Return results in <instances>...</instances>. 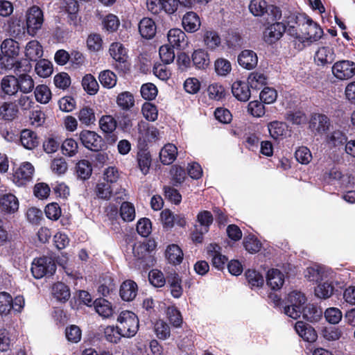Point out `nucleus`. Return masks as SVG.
<instances>
[{"mask_svg": "<svg viewBox=\"0 0 355 355\" xmlns=\"http://www.w3.org/2000/svg\"><path fill=\"white\" fill-rule=\"evenodd\" d=\"M208 252L209 256L211 257L213 266L218 270L223 269L227 259L225 256L221 254L220 246L215 243L210 244L208 246Z\"/></svg>", "mask_w": 355, "mask_h": 355, "instance_id": "obj_17", "label": "nucleus"}, {"mask_svg": "<svg viewBox=\"0 0 355 355\" xmlns=\"http://www.w3.org/2000/svg\"><path fill=\"white\" fill-rule=\"evenodd\" d=\"M238 63L247 70L254 69L258 64L257 55L252 50L245 49L239 54Z\"/></svg>", "mask_w": 355, "mask_h": 355, "instance_id": "obj_13", "label": "nucleus"}, {"mask_svg": "<svg viewBox=\"0 0 355 355\" xmlns=\"http://www.w3.org/2000/svg\"><path fill=\"white\" fill-rule=\"evenodd\" d=\"M336 58L334 51L329 46H322L315 54V61L318 64L324 65L332 63Z\"/></svg>", "mask_w": 355, "mask_h": 355, "instance_id": "obj_19", "label": "nucleus"}, {"mask_svg": "<svg viewBox=\"0 0 355 355\" xmlns=\"http://www.w3.org/2000/svg\"><path fill=\"white\" fill-rule=\"evenodd\" d=\"M322 283L318 284L315 288V295L320 299H328L332 296L334 292V280H324Z\"/></svg>", "mask_w": 355, "mask_h": 355, "instance_id": "obj_29", "label": "nucleus"}, {"mask_svg": "<svg viewBox=\"0 0 355 355\" xmlns=\"http://www.w3.org/2000/svg\"><path fill=\"white\" fill-rule=\"evenodd\" d=\"M17 113V108L13 103H5L0 107V118L4 120L13 119Z\"/></svg>", "mask_w": 355, "mask_h": 355, "instance_id": "obj_49", "label": "nucleus"}, {"mask_svg": "<svg viewBox=\"0 0 355 355\" xmlns=\"http://www.w3.org/2000/svg\"><path fill=\"white\" fill-rule=\"evenodd\" d=\"M181 279L176 273H171L168 277V283L170 286V291L172 296L175 298H180L183 293V289L181 286Z\"/></svg>", "mask_w": 355, "mask_h": 355, "instance_id": "obj_32", "label": "nucleus"}, {"mask_svg": "<svg viewBox=\"0 0 355 355\" xmlns=\"http://www.w3.org/2000/svg\"><path fill=\"white\" fill-rule=\"evenodd\" d=\"M155 332L159 339L166 340L171 335L170 327L163 320H157L155 324Z\"/></svg>", "mask_w": 355, "mask_h": 355, "instance_id": "obj_58", "label": "nucleus"}, {"mask_svg": "<svg viewBox=\"0 0 355 355\" xmlns=\"http://www.w3.org/2000/svg\"><path fill=\"white\" fill-rule=\"evenodd\" d=\"M156 25L154 21L148 17L143 18L139 24V31L142 37L153 38L156 33Z\"/></svg>", "mask_w": 355, "mask_h": 355, "instance_id": "obj_24", "label": "nucleus"}, {"mask_svg": "<svg viewBox=\"0 0 355 355\" xmlns=\"http://www.w3.org/2000/svg\"><path fill=\"white\" fill-rule=\"evenodd\" d=\"M295 23L301 33L302 46L304 43H312L320 40L323 34L322 29L318 24L304 14L295 15Z\"/></svg>", "mask_w": 355, "mask_h": 355, "instance_id": "obj_1", "label": "nucleus"}, {"mask_svg": "<svg viewBox=\"0 0 355 355\" xmlns=\"http://www.w3.org/2000/svg\"><path fill=\"white\" fill-rule=\"evenodd\" d=\"M286 31V26L282 22H275L266 28L263 32L264 41L270 44L278 41Z\"/></svg>", "mask_w": 355, "mask_h": 355, "instance_id": "obj_11", "label": "nucleus"}, {"mask_svg": "<svg viewBox=\"0 0 355 355\" xmlns=\"http://www.w3.org/2000/svg\"><path fill=\"white\" fill-rule=\"evenodd\" d=\"M333 74L338 79L347 80L355 75V63L350 60H341L334 63Z\"/></svg>", "mask_w": 355, "mask_h": 355, "instance_id": "obj_10", "label": "nucleus"}, {"mask_svg": "<svg viewBox=\"0 0 355 355\" xmlns=\"http://www.w3.org/2000/svg\"><path fill=\"white\" fill-rule=\"evenodd\" d=\"M207 93L211 99L219 101L225 96V89L222 85L214 83L209 85Z\"/></svg>", "mask_w": 355, "mask_h": 355, "instance_id": "obj_53", "label": "nucleus"}, {"mask_svg": "<svg viewBox=\"0 0 355 355\" xmlns=\"http://www.w3.org/2000/svg\"><path fill=\"white\" fill-rule=\"evenodd\" d=\"M167 37L173 48L184 49L187 45L186 34L180 28L171 29L168 33Z\"/></svg>", "mask_w": 355, "mask_h": 355, "instance_id": "obj_15", "label": "nucleus"}, {"mask_svg": "<svg viewBox=\"0 0 355 355\" xmlns=\"http://www.w3.org/2000/svg\"><path fill=\"white\" fill-rule=\"evenodd\" d=\"M248 85L254 89H259L262 86L266 85V76L259 72H252L248 78Z\"/></svg>", "mask_w": 355, "mask_h": 355, "instance_id": "obj_48", "label": "nucleus"}, {"mask_svg": "<svg viewBox=\"0 0 355 355\" xmlns=\"http://www.w3.org/2000/svg\"><path fill=\"white\" fill-rule=\"evenodd\" d=\"M232 92L234 96L241 101H247L250 97L248 85L241 80H236L232 84Z\"/></svg>", "mask_w": 355, "mask_h": 355, "instance_id": "obj_20", "label": "nucleus"}, {"mask_svg": "<svg viewBox=\"0 0 355 355\" xmlns=\"http://www.w3.org/2000/svg\"><path fill=\"white\" fill-rule=\"evenodd\" d=\"M203 41L205 45L211 50L219 47L221 44V39L218 33L214 30H207L204 33Z\"/></svg>", "mask_w": 355, "mask_h": 355, "instance_id": "obj_31", "label": "nucleus"}, {"mask_svg": "<svg viewBox=\"0 0 355 355\" xmlns=\"http://www.w3.org/2000/svg\"><path fill=\"white\" fill-rule=\"evenodd\" d=\"M111 57L119 63L123 64L125 67V63L128 59L127 51L122 44L119 42L112 43L109 49Z\"/></svg>", "mask_w": 355, "mask_h": 355, "instance_id": "obj_22", "label": "nucleus"}, {"mask_svg": "<svg viewBox=\"0 0 355 355\" xmlns=\"http://www.w3.org/2000/svg\"><path fill=\"white\" fill-rule=\"evenodd\" d=\"M76 171L78 178L87 180L92 173V164L88 160L82 159L76 164Z\"/></svg>", "mask_w": 355, "mask_h": 355, "instance_id": "obj_38", "label": "nucleus"}, {"mask_svg": "<svg viewBox=\"0 0 355 355\" xmlns=\"http://www.w3.org/2000/svg\"><path fill=\"white\" fill-rule=\"evenodd\" d=\"M20 141L21 145L28 150L34 149L39 144L37 134L28 129L21 131Z\"/></svg>", "mask_w": 355, "mask_h": 355, "instance_id": "obj_28", "label": "nucleus"}, {"mask_svg": "<svg viewBox=\"0 0 355 355\" xmlns=\"http://www.w3.org/2000/svg\"><path fill=\"white\" fill-rule=\"evenodd\" d=\"M117 328L123 337H133L139 329V319L135 313L130 311L121 312L117 318Z\"/></svg>", "mask_w": 355, "mask_h": 355, "instance_id": "obj_2", "label": "nucleus"}, {"mask_svg": "<svg viewBox=\"0 0 355 355\" xmlns=\"http://www.w3.org/2000/svg\"><path fill=\"white\" fill-rule=\"evenodd\" d=\"M78 118L80 122L86 126H89L96 121L95 114L93 109L87 106L80 110L78 114Z\"/></svg>", "mask_w": 355, "mask_h": 355, "instance_id": "obj_42", "label": "nucleus"}, {"mask_svg": "<svg viewBox=\"0 0 355 355\" xmlns=\"http://www.w3.org/2000/svg\"><path fill=\"white\" fill-rule=\"evenodd\" d=\"M34 93L36 101L42 104L49 103L51 98V92L49 88L44 85H37Z\"/></svg>", "mask_w": 355, "mask_h": 355, "instance_id": "obj_45", "label": "nucleus"}, {"mask_svg": "<svg viewBox=\"0 0 355 355\" xmlns=\"http://www.w3.org/2000/svg\"><path fill=\"white\" fill-rule=\"evenodd\" d=\"M34 171V167L30 162L22 163L13 174V182L19 187L26 185L32 180Z\"/></svg>", "mask_w": 355, "mask_h": 355, "instance_id": "obj_8", "label": "nucleus"}, {"mask_svg": "<svg viewBox=\"0 0 355 355\" xmlns=\"http://www.w3.org/2000/svg\"><path fill=\"white\" fill-rule=\"evenodd\" d=\"M268 128L270 136L275 139L282 138L287 131L286 124L277 121L270 122Z\"/></svg>", "mask_w": 355, "mask_h": 355, "instance_id": "obj_37", "label": "nucleus"}, {"mask_svg": "<svg viewBox=\"0 0 355 355\" xmlns=\"http://www.w3.org/2000/svg\"><path fill=\"white\" fill-rule=\"evenodd\" d=\"M116 103L121 109L127 110L134 105L135 101L130 92H124L118 95Z\"/></svg>", "mask_w": 355, "mask_h": 355, "instance_id": "obj_50", "label": "nucleus"}, {"mask_svg": "<svg viewBox=\"0 0 355 355\" xmlns=\"http://www.w3.org/2000/svg\"><path fill=\"white\" fill-rule=\"evenodd\" d=\"M193 64L198 69H205L209 64V57L207 51L202 49L194 51L192 54Z\"/></svg>", "mask_w": 355, "mask_h": 355, "instance_id": "obj_35", "label": "nucleus"}, {"mask_svg": "<svg viewBox=\"0 0 355 355\" xmlns=\"http://www.w3.org/2000/svg\"><path fill=\"white\" fill-rule=\"evenodd\" d=\"M52 294L60 302H66L71 295L68 286L62 282H58L53 286Z\"/></svg>", "mask_w": 355, "mask_h": 355, "instance_id": "obj_36", "label": "nucleus"}, {"mask_svg": "<svg viewBox=\"0 0 355 355\" xmlns=\"http://www.w3.org/2000/svg\"><path fill=\"white\" fill-rule=\"evenodd\" d=\"M310 128L318 133H324L329 130L330 121L329 118L320 114H315L310 121Z\"/></svg>", "mask_w": 355, "mask_h": 355, "instance_id": "obj_16", "label": "nucleus"}, {"mask_svg": "<svg viewBox=\"0 0 355 355\" xmlns=\"http://www.w3.org/2000/svg\"><path fill=\"white\" fill-rule=\"evenodd\" d=\"M35 71L40 77H49L53 72L51 62L45 59L40 60L35 65Z\"/></svg>", "mask_w": 355, "mask_h": 355, "instance_id": "obj_47", "label": "nucleus"}, {"mask_svg": "<svg viewBox=\"0 0 355 355\" xmlns=\"http://www.w3.org/2000/svg\"><path fill=\"white\" fill-rule=\"evenodd\" d=\"M178 155V148L173 144H166L159 153L160 161L162 164L168 165L172 164Z\"/></svg>", "mask_w": 355, "mask_h": 355, "instance_id": "obj_25", "label": "nucleus"}, {"mask_svg": "<svg viewBox=\"0 0 355 355\" xmlns=\"http://www.w3.org/2000/svg\"><path fill=\"white\" fill-rule=\"evenodd\" d=\"M78 135L80 142L86 148L93 151H98L101 148L102 138L95 132L83 130Z\"/></svg>", "mask_w": 355, "mask_h": 355, "instance_id": "obj_9", "label": "nucleus"}, {"mask_svg": "<svg viewBox=\"0 0 355 355\" xmlns=\"http://www.w3.org/2000/svg\"><path fill=\"white\" fill-rule=\"evenodd\" d=\"M346 135L340 130H335L327 135L326 141L333 147L344 145L347 141Z\"/></svg>", "mask_w": 355, "mask_h": 355, "instance_id": "obj_39", "label": "nucleus"}, {"mask_svg": "<svg viewBox=\"0 0 355 355\" xmlns=\"http://www.w3.org/2000/svg\"><path fill=\"white\" fill-rule=\"evenodd\" d=\"M141 112L144 117L150 121H155L158 116V111L155 105L151 103L143 104Z\"/></svg>", "mask_w": 355, "mask_h": 355, "instance_id": "obj_59", "label": "nucleus"}, {"mask_svg": "<svg viewBox=\"0 0 355 355\" xmlns=\"http://www.w3.org/2000/svg\"><path fill=\"white\" fill-rule=\"evenodd\" d=\"M266 282L272 290H279L284 283V275L277 269H271L267 273Z\"/></svg>", "mask_w": 355, "mask_h": 355, "instance_id": "obj_23", "label": "nucleus"}, {"mask_svg": "<svg viewBox=\"0 0 355 355\" xmlns=\"http://www.w3.org/2000/svg\"><path fill=\"white\" fill-rule=\"evenodd\" d=\"M137 291V285L135 282L126 280L121 285L120 296L123 300L130 302L135 298Z\"/></svg>", "mask_w": 355, "mask_h": 355, "instance_id": "obj_18", "label": "nucleus"}, {"mask_svg": "<svg viewBox=\"0 0 355 355\" xmlns=\"http://www.w3.org/2000/svg\"><path fill=\"white\" fill-rule=\"evenodd\" d=\"M19 201L12 193L0 195V209L4 214H12L18 211Z\"/></svg>", "mask_w": 355, "mask_h": 355, "instance_id": "obj_14", "label": "nucleus"}, {"mask_svg": "<svg viewBox=\"0 0 355 355\" xmlns=\"http://www.w3.org/2000/svg\"><path fill=\"white\" fill-rule=\"evenodd\" d=\"M43 55L42 46L38 41L31 40L27 43L25 49V55L29 60L36 61Z\"/></svg>", "mask_w": 355, "mask_h": 355, "instance_id": "obj_26", "label": "nucleus"}, {"mask_svg": "<svg viewBox=\"0 0 355 355\" xmlns=\"http://www.w3.org/2000/svg\"><path fill=\"white\" fill-rule=\"evenodd\" d=\"M182 26L187 32L193 33L200 27V20L194 12H188L182 17Z\"/></svg>", "mask_w": 355, "mask_h": 355, "instance_id": "obj_21", "label": "nucleus"}, {"mask_svg": "<svg viewBox=\"0 0 355 355\" xmlns=\"http://www.w3.org/2000/svg\"><path fill=\"white\" fill-rule=\"evenodd\" d=\"M323 338L328 341H335L340 338L343 335L342 331L335 327H325L322 330Z\"/></svg>", "mask_w": 355, "mask_h": 355, "instance_id": "obj_63", "label": "nucleus"}, {"mask_svg": "<svg viewBox=\"0 0 355 355\" xmlns=\"http://www.w3.org/2000/svg\"><path fill=\"white\" fill-rule=\"evenodd\" d=\"M303 318L311 322L318 321L322 315V311L313 305H307L302 307Z\"/></svg>", "mask_w": 355, "mask_h": 355, "instance_id": "obj_46", "label": "nucleus"}, {"mask_svg": "<svg viewBox=\"0 0 355 355\" xmlns=\"http://www.w3.org/2000/svg\"><path fill=\"white\" fill-rule=\"evenodd\" d=\"M306 302L305 295L300 291L291 292L286 298L284 313L293 319H297L302 313V307Z\"/></svg>", "mask_w": 355, "mask_h": 355, "instance_id": "obj_3", "label": "nucleus"}, {"mask_svg": "<svg viewBox=\"0 0 355 355\" xmlns=\"http://www.w3.org/2000/svg\"><path fill=\"white\" fill-rule=\"evenodd\" d=\"M96 195L102 199H109L112 193L111 184L107 182H102L97 184L96 187Z\"/></svg>", "mask_w": 355, "mask_h": 355, "instance_id": "obj_61", "label": "nucleus"}, {"mask_svg": "<svg viewBox=\"0 0 355 355\" xmlns=\"http://www.w3.org/2000/svg\"><path fill=\"white\" fill-rule=\"evenodd\" d=\"M304 277L310 282H322L324 280H335L336 273L324 266L314 264L304 271Z\"/></svg>", "mask_w": 355, "mask_h": 355, "instance_id": "obj_5", "label": "nucleus"}, {"mask_svg": "<svg viewBox=\"0 0 355 355\" xmlns=\"http://www.w3.org/2000/svg\"><path fill=\"white\" fill-rule=\"evenodd\" d=\"M18 79V88L23 93L27 94L31 92L34 88V81L33 78L27 75L22 74Z\"/></svg>", "mask_w": 355, "mask_h": 355, "instance_id": "obj_52", "label": "nucleus"}, {"mask_svg": "<svg viewBox=\"0 0 355 355\" xmlns=\"http://www.w3.org/2000/svg\"><path fill=\"white\" fill-rule=\"evenodd\" d=\"M96 311L103 318H108L114 313V309L111 303L105 299H96L94 302Z\"/></svg>", "mask_w": 355, "mask_h": 355, "instance_id": "obj_27", "label": "nucleus"}, {"mask_svg": "<svg viewBox=\"0 0 355 355\" xmlns=\"http://www.w3.org/2000/svg\"><path fill=\"white\" fill-rule=\"evenodd\" d=\"M82 85L84 90L90 95L96 94L99 89L97 80L92 74H86L83 78Z\"/></svg>", "mask_w": 355, "mask_h": 355, "instance_id": "obj_41", "label": "nucleus"}, {"mask_svg": "<svg viewBox=\"0 0 355 355\" xmlns=\"http://www.w3.org/2000/svg\"><path fill=\"white\" fill-rule=\"evenodd\" d=\"M151 162V155L148 152L141 151L137 153L138 166L144 175L148 173Z\"/></svg>", "mask_w": 355, "mask_h": 355, "instance_id": "obj_40", "label": "nucleus"}, {"mask_svg": "<svg viewBox=\"0 0 355 355\" xmlns=\"http://www.w3.org/2000/svg\"><path fill=\"white\" fill-rule=\"evenodd\" d=\"M56 266L49 257H40L35 259L32 263L31 272L36 279L45 275H52L55 271Z\"/></svg>", "mask_w": 355, "mask_h": 355, "instance_id": "obj_6", "label": "nucleus"}, {"mask_svg": "<svg viewBox=\"0 0 355 355\" xmlns=\"http://www.w3.org/2000/svg\"><path fill=\"white\" fill-rule=\"evenodd\" d=\"M141 96L146 100H153L157 95V89L153 83L144 84L141 87Z\"/></svg>", "mask_w": 355, "mask_h": 355, "instance_id": "obj_62", "label": "nucleus"}, {"mask_svg": "<svg viewBox=\"0 0 355 355\" xmlns=\"http://www.w3.org/2000/svg\"><path fill=\"white\" fill-rule=\"evenodd\" d=\"M324 317L329 323L335 324L341 320L343 314L339 309L331 307L325 311Z\"/></svg>", "mask_w": 355, "mask_h": 355, "instance_id": "obj_64", "label": "nucleus"}, {"mask_svg": "<svg viewBox=\"0 0 355 355\" xmlns=\"http://www.w3.org/2000/svg\"><path fill=\"white\" fill-rule=\"evenodd\" d=\"M68 168V164L63 157L55 158L51 161V169L57 175L64 174Z\"/></svg>", "mask_w": 355, "mask_h": 355, "instance_id": "obj_57", "label": "nucleus"}, {"mask_svg": "<svg viewBox=\"0 0 355 355\" xmlns=\"http://www.w3.org/2000/svg\"><path fill=\"white\" fill-rule=\"evenodd\" d=\"M78 143L72 138L65 139L61 146L63 154L69 157L75 155L78 152Z\"/></svg>", "mask_w": 355, "mask_h": 355, "instance_id": "obj_54", "label": "nucleus"}, {"mask_svg": "<svg viewBox=\"0 0 355 355\" xmlns=\"http://www.w3.org/2000/svg\"><path fill=\"white\" fill-rule=\"evenodd\" d=\"M214 67L216 73L221 76H227L232 70L231 63L224 58L217 59L214 63Z\"/></svg>", "mask_w": 355, "mask_h": 355, "instance_id": "obj_56", "label": "nucleus"}, {"mask_svg": "<svg viewBox=\"0 0 355 355\" xmlns=\"http://www.w3.org/2000/svg\"><path fill=\"white\" fill-rule=\"evenodd\" d=\"M166 257L171 263L178 265L183 259V252L178 245L172 244L168 246L166 250Z\"/></svg>", "mask_w": 355, "mask_h": 355, "instance_id": "obj_33", "label": "nucleus"}, {"mask_svg": "<svg viewBox=\"0 0 355 355\" xmlns=\"http://www.w3.org/2000/svg\"><path fill=\"white\" fill-rule=\"evenodd\" d=\"M267 2L265 0H252L248 8L254 16L261 17L267 11Z\"/></svg>", "mask_w": 355, "mask_h": 355, "instance_id": "obj_44", "label": "nucleus"}, {"mask_svg": "<svg viewBox=\"0 0 355 355\" xmlns=\"http://www.w3.org/2000/svg\"><path fill=\"white\" fill-rule=\"evenodd\" d=\"M25 305L22 296H17L12 299V296L6 292L0 293V314L7 315L12 310L15 313H21Z\"/></svg>", "mask_w": 355, "mask_h": 355, "instance_id": "obj_4", "label": "nucleus"}, {"mask_svg": "<svg viewBox=\"0 0 355 355\" xmlns=\"http://www.w3.org/2000/svg\"><path fill=\"white\" fill-rule=\"evenodd\" d=\"M99 125L103 132L110 133L116 129V121L112 116L105 115L99 120Z\"/></svg>", "mask_w": 355, "mask_h": 355, "instance_id": "obj_55", "label": "nucleus"}, {"mask_svg": "<svg viewBox=\"0 0 355 355\" xmlns=\"http://www.w3.org/2000/svg\"><path fill=\"white\" fill-rule=\"evenodd\" d=\"M1 49L2 53L5 55L14 58L19 54V45L17 42L12 39H6L2 42Z\"/></svg>", "mask_w": 355, "mask_h": 355, "instance_id": "obj_34", "label": "nucleus"}, {"mask_svg": "<svg viewBox=\"0 0 355 355\" xmlns=\"http://www.w3.org/2000/svg\"><path fill=\"white\" fill-rule=\"evenodd\" d=\"M138 133L139 139L148 142L156 141L161 137V133L156 127L143 121L138 123Z\"/></svg>", "mask_w": 355, "mask_h": 355, "instance_id": "obj_12", "label": "nucleus"}, {"mask_svg": "<svg viewBox=\"0 0 355 355\" xmlns=\"http://www.w3.org/2000/svg\"><path fill=\"white\" fill-rule=\"evenodd\" d=\"M101 84L106 88L114 87L117 82L116 74L110 70H104L98 76Z\"/></svg>", "mask_w": 355, "mask_h": 355, "instance_id": "obj_43", "label": "nucleus"}, {"mask_svg": "<svg viewBox=\"0 0 355 355\" xmlns=\"http://www.w3.org/2000/svg\"><path fill=\"white\" fill-rule=\"evenodd\" d=\"M245 277L248 284L252 287H259L263 284L264 279L263 276L256 270H248L245 272Z\"/></svg>", "mask_w": 355, "mask_h": 355, "instance_id": "obj_60", "label": "nucleus"}, {"mask_svg": "<svg viewBox=\"0 0 355 355\" xmlns=\"http://www.w3.org/2000/svg\"><path fill=\"white\" fill-rule=\"evenodd\" d=\"M18 79L14 76H6L1 80V89L8 95H14L19 90Z\"/></svg>", "mask_w": 355, "mask_h": 355, "instance_id": "obj_30", "label": "nucleus"}, {"mask_svg": "<svg viewBox=\"0 0 355 355\" xmlns=\"http://www.w3.org/2000/svg\"><path fill=\"white\" fill-rule=\"evenodd\" d=\"M44 22V16L42 10L37 6L31 7L26 12V26L28 33L35 35L42 28Z\"/></svg>", "mask_w": 355, "mask_h": 355, "instance_id": "obj_7", "label": "nucleus"}, {"mask_svg": "<svg viewBox=\"0 0 355 355\" xmlns=\"http://www.w3.org/2000/svg\"><path fill=\"white\" fill-rule=\"evenodd\" d=\"M120 215L124 221L133 220L135 218V209L133 205L129 202H123L120 208Z\"/></svg>", "mask_w": 355, "mask_h": 355, "instance_id": "obj_51", "label": "nucleus"}]
</instances>
